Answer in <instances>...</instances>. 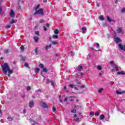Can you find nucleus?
Returning a JSON list of instances; mask_svg holds the SVG:
<instances>
[{"label": "nucleus", "mask_w": 125, "mask_h": 125, "mask_svg": "<svg viewBox=\"0 0 125 125\" xmlns=\"http://www.w3.org/2000/svg\"><path fill=\"white\" fill-rule=\"evenodd\" d=\"M114 69H115V70H116V71H117V72H119V68H118V66H115V67H114Z\"/></svg>", "instance_id": "nucleus-36"}, {"label": "nucleus", "mask_w": 125, "mask_h": 125, "mask_svg": "<svg viewBox=\"0 0 125 125\" xmlns=\"http://www.w3.org/2000/svg\"><path fill=\"white\" fill-rule=\"evenodd\" d=\"M99 115H100V113L99 112H96L95 113V115L96 116H99Z\"/></svg>", "instance_id": "nucleus-41"}, {"label": "nucleus", "mask_w": 125, "mask_h": 125, "mask_svg": "<svg viewBox=\"0 0 125 125\" xmlns=\"http://www.w3.org/2000/svg\"><path fill=\"white\" fill-rule=\"evenodd\" d=\"M83 66H80V65H79L78 66V71H81V70H83Z\"/></svg>", "instance_id": "nucleus-23"}, {"label": "nucleus", "mask_w": 125, "mask_h": 125, "mask_svg": "<svg viewBox=\"0 0 125 125\" xmlns=\"http://www.w3.org/2000/svg\"><path fill=\"white\" fill-rule=\"evenodd\" d=\"M71 98H74L72 96L67 97L64 100V102H66L67 100H70V101H73L74 100Z\"/></svg>", "instance_id": "nucleus-8"}, {"label": "nucleus", "mask_w": 125, "mask_h": 125, "mask_svg": "<svg viewBox=\"0 0 125 125\" xmlns=\"http://www.w3.org/2000/svg\"><path fill=\"white\" fill-rule=\"evenodd\" d=\"M97 69L100 70V71H101V70H102V67L100 65H98Z\"/></svg>", "instance_id": "nucleus-30"}, {"label": "nucleus", "mask_w": 125, "mask_h": 125, "mask_svg": "<svg viewBox=\"0 0 125 125\" xmlns=\"http://www.w3.org/2000/svg\"><path fill=\"white\" fill-rule=\"evenodd\" d=\"M24 67H26V68H27V67H29V64H28V63L25 62L24 63Z\"/></svg>", "instance_id": "nucleus-34"}, {"label": "nucleus", "mask_w": 125, "mask_h": 125, "mask_svg": "<svg viewBox=\"0 0 125 125\" xmlns=\"http://www.w3.org/2000/svg\"><path fill=\"white\" fill-rule=\"evenodd\" d=\"M100 120H101L103 122V120L105 119V116L103 114L101 115L100 116Z\"/></svg>", "instance_id": "nucleus-15"}, {"label": "nucleus", "mask_w": 125, "mask_h": 125, "mask_svg": "<svg viewBox=\"0 0 125 125\" xmlns=\"http://www.w3.org/2000/svg\"><path fill=\"white\" fill-rule=\"evenodd\" d=\"M46 27H49V24L46 23Z\"/></svg>", "instance_id": "nucleus-56"}, {"label": "nucleus", "mask_w": 125, "mask_h": 125, "mask_svg": "<svg viewBox=\"0 0 125 125\" xmlns=\"http://www.w3.org/2000/svg\"><path fill=\"white\" fill-rule=\"evenodd\" d=\"M42 106V108H48L47 104H45V103H42L41 104Z\"/></svg>", "instance_id": "nucleus-11"}, {"label": "nucleus", "mask_w": 125, "mask_h": 125, "mask_svg": "<svg viewBox=\"0 0 125 125\" xmlns=\"http://www.w3.org/2000/svg\"><path fill=\"white\" fill-rule=\"evenodd\" d=\"M83 34H85V31H86V28L83 27L82 28Z\"/></svg>", "instance_id": "nucleus-17"}, {"label": "nucleus", "mask_w": 125, "mask_h": 125, "mask_svg": "<svg viewBox=\"0 0 125 125\" xmlns=\"http://www.w3.org/2000/svg\"><path fill=\"white\" fill-rule=\"evenodd\" d=\"M7 72H8V73H9V74H12V73H13V70L10 69V68H9Z\"/></svg>", "instance_id": "nucleus-22"}, {"label": "nucleus", "mask_w": 125, "mask_h": 125, "mask_svg": "<svg viewBox=\"0 0 125 125\" xmlns=\"http://www.w3.org/2000/svg\"><path fill=\"white\" fill-rule=\"evenodd\" d=\"M20 49L21 51H24V46H21Z\"/></svg>", "instance_id": "nucleus-32"}, {"label": "nucleus", "mask_w": 125, "mask_h": 125, "mask_svg": "<svg viewBox=\"0 0 125 125\" xmlns=\"http://www.w3.org/2000/svg\"><path fill=\"white\" fill-rule=\"evenodd\" d=\"M44 22V20L43 19H42L40 21V23H42Z\"/></svg>", "instance_id": "nucleus-37"}, {"label": "nucleus", "mask_w": 125, "mask_h": 125, "mask_svg": "<svg viewBox=\"0 0 125 125\" xmlns=\"http://www.w3.org/2000/svg\"><path fill=\"white\" fill-rule=\"evenodd\" d=\"M2 9L1 8V7H0V14H1V11H2Z\"/></svg>", "instance_id": "nucleus-53"}, {"label": "nucleus", "mask_w": 125, "mask_h": 125, "mask_svg": "<svg viewBox=\"0 0 125 125\" xmlns=\"http://www.w3.org/2000/svg\"><path fill=\"white\" fill-rule=\"evenodd\" d=\"M118 2H119V0H116L115 3H118Z\"/></svg>", "instance_id": "nucleus-58"}, {"label": "nucleus", "mask_w": 125, "mask_h": 125, "mask_svg": "<svg viewBox=\"0 0 125 125\" xmlns=\"http://www.w3.org/2000/svg\"><path fill=\"white\" fill-rule=\"evenodd\" d=\"M80 108H82V106L81 105L76 106L74 109H73L72 110H71V113H73L74 114H75V113H76V110L80 109Z\"/></svg>", "instance_id": "nucleus-5"}, {"label": "nucleus", "mask_w": 125, "mask_h": 125, "mask_svg": "<svg viewBox=\"0 0 125 125\" xmlns=\"http://www.w3.org/2000/svg\"><path fill=\"white\" fill-rule=\"evenodd\" d=\"M38 48H36V49H35V53L37 54H38Z\"/></svg>", "instance_id": "nucleus-50"}, {"label": "nucleus", "mask_w": 125, "mask_h": 125, "mask_svg": "<svg viewBox=\"0 0 125 125\" xmlns=\"http://www.w3.org/2000/svg\"><path fill=\"white\" fill-rule=\"evenodd\" d=\"M7 120H8L9 122H11L13 120V119L11 117H9L7 118Z\"/></svg>", "instance_id": "nucleus-28"}, {"label": "nucleus", "mask_w": 125, "mask_h": 125, "mask_svg": "<svg viewBox=\"0 0 125 125\" xmlns=\"http://www.w3.org/2000/svg\"><path fill=\"white\" fill-rule=\"evenodd\" d=\"M50 82L51 83V84L53 86H54V82H53L52 81H51L50 82H49V79L47 80L46 83L48 84V83H49Z\"/></svg>", "instance_id": "nucleus-13"}, {"label": "nucleus", "mask_w": 125, "mask_h": 125, "mask_svg": "<svg viewBox=\"0 0 125 125\" xmlns=\"http://www.w3.org/2000/svg\"><path fill=\"white\" fill-rule=\"evenodd\" d=\"M78 115H77V114H75L74 115V117H77Z\"/></svg>", "instance_id": "nucleus-64"}, {"label": "nucleus", "mask_w": 125, "mask_h": 125, "mask_svg": "<svg viewBox=\"0 0 125 125\" xmlns=\"http://www.w3.org/2000/svg\"><path fill=\"white\" fill-rule=\"evenodd\" d=\"M116 93L117 94H123V93H125V91H121V92H120L119 91H116Z\"/></svg>", "instance_id": "nucleus-19"}, {"label": "nucleus", "mask_w": 125, "mask_h": 125, "mask_svg": "<svg viewBox=\"0 0 125 125\" xmlns=\"http://www.w3.org/2000/svg\"><path fill=\"white\" fill-rule=\"evenodd\" d=\"M4 52L5 53H8V49L4 50Z\"/></svg>", "instance_id": "nucleus-44"}, {"label": "nucleus", "mask_w": 125, "mask_h": 125, "mask_svg": "<svg viewBox=\"0 0 125 125\" xmlns=\"http://www.w3.org/2000/svg\"><path fill=\"white\" fill-rule=\"evenodd\" d=\"M34 14V15H36V14H40V15L43 16V15H44V13H43V9H42V8H40L36 10Z\"/></svg>", "instance_id": "nucleus-2"}, {"label": "nucleus", "mask_w": 125, "mask_h": 125, "mask_svg": "<svg viewBox=\"0 0 125 125\" xmlns=\"http://www.w3.org/2000/svg\"><path fill=\"white\" fill-rule=\"evenodd\" d=\"M74 55H75V53L72 51H71L69 54V56L71 57H74Z\"/></svg>", "instance_id": "nucleus-18"}, {"label": "nucleus", "mask_w": 125, "mask_h": 125, "mask_svg": "<svg viewBox=\"0 0 125 125\" xmlns=\"http://www.w3.org/2000/svg\"><path fill=\"white\" fill-rule=\"evenodd\" d=\"M104 90V89L103 88H101V89H100L98 90L99 93H101V92H102V91H103Z\"/></svg>", "instance_id": "nucleus-27"}, {"label": "nucleus", "mask_w": 125, "mask_h": 125, "mask_svg": "<svg viewBox=\"0 0 125 125\" xmlns=\"http://www.w3.org/2000/svg\"><path fill=\"white\" fill-rule=\"evenodd\" d=\"M14 23H15L14 20H12L10 21V24H14Z\"/></svg>", "instance_id": "nucleus-42"}, {"label": "nucleus", "mask_w": 125, "mask_h": 125, "mask_svg": "<svg viewBox=\"0 0 125 125\" xmlns=\"http://www.w3.org/2000/svg\"><path fill=\"white\" fill-rule=\"evenodd\" d=\"M110 64L111 65H114V62L113 61L110 62Z\"/></svg>", "instance_id": "nucleus-55"}, {"label": "nucleus", "mask_w": 125, "mask_h": 125, "mask_svg": "<svg viewBox=\"0 0 125 125\" xmlns=\"http://www.w3.org/2000/svg\"><path fill=\"white\" fill-rule=\"evenodd\" d=\"M53 38L54 39V38H55V39H58L59 37H58V35H54L53 36Z\"/></svg>", "instance_id": "nucleus-33"}, {"label": "nucleus", "mask_w": 125, "mask_h": 125, "mask_svg": "<svg viewBox=\"0 0 125 125\" xmlns=\"http://www.w3.org/2000/svg\"><path fill=\"white\" fill-rule=\"evenodd\" d=\"M114 41L115 42H116V43H119V42H122V40H121V38L119 37H114Z\"/></svg>", "instance_id": "nucleus-6"}, {"label": "nucleus", "mask_w": 125, "mask_h": 125, "mask_svg": "<svg viewBox=\"0 0 125 125\" xmlns=\"http://www.w3.org/2000/svg\"><path fill=\"white\" fill-rule=\"evenodd\" d=\"M25 113H26V110L23 109V114H25Z\"/></svg>", "instance_id": "nucleus-59"}, {"label": "nucleus", "mask_w": 125, "mask_h": 125, "mask_svg": "<svg viewBox=\"0 0 125 125\" xmlns=\"http://www.w3.org/2000/svg\"><path fill=\"white\" fill-rule=\"evenodd\" d=\"M15 15V13L14 12V11L13 10H11L10 12V16L11 17H13Z\"/></svg>", "instance_id": "nucleus-10"}, {"label": "nucleus", "mask_w": 125, "mask_h": 125, "mask_svg": "<svg viewBox=\"0 0 125 125\" xmlns=\"http://www.w3.org/2000/svg\"><path fill=\"white\" fill-rule=\"evenodd\" d=\"M10 73H8V77H10Z\"/></svg>", "instance_id": "nucleus-60"}, {"label": "nucleus", "mask_w": 125, "mask_h": 125, "mask_svg": "<svg viewBox=\"0 0 125 125\" xmlns=\"http://www.w3.org/2000/svg\"><path fill=\"white\" fill-rule=\"evenodd\" d=\"M54 34H55V35H58V34L59 33V31L58 30V29H56L54 31Z\"/></svg>", "instance_id": "nucleus-20"}, {"label": "nucleus", "mask_w": 125, "mask_h": 125, "mask_svg": "<svg viewBox=\"0 0 125 125\" xmlns=\"http://www.w3.org/2000/svg\"><path fill=\"white\" fill-rule=\"evenodd\" d=\"M30 108H33L34 107V102L30 101L29 104Z\"/></svg>", "instance_id": "nucleus-14"}, {"label": "nucleus", "mask_w": 125, "mask_h": 125, "mask_svg": "<svg viewBox=\"0 0 125 125\" xmlns=\"http://www.w3.org/2000/svg\"><path fill=\"white\" fill-rule=\"evenodd\" d=\"M79 120H80V118H79L74 119L75 122H79Z\"/></svg>", "instance_id": "nucleus-38"}, {"label": "nucleus", "mask_w": 125, "mask_h": 125, "mask_svg": "<svg viewBox=\"0 0 125 125\" xmlns=\"http://www.w3.org/2000/svg\"><path fill=\"white\" fill-rule=\"evenodd\" d=\"M35 34L37 35V36H39L40 32L39 31H35Z\"/></svg>", "instance_id": "nucleus-40"}, {"label": "nucleus", "mask_w": 125, "mask_h": 125, "mask_svg": "<svg viewBox=\"0 0 125 125\" xmlns=\"http://www.w3.org/2000/svg\"><path fill=\"white\" fill-rule=\"evenodd\" d=\"M40 5L38 4L35 7V11L39 10V9L40 8Z\"/></svg>", "instance_id": "nucleus-24"}, {"label": "nucleus", "mask_w": 125, "mask_h": 125, "mask_svg": "<svg viewBox=\"0 0 125 125\" xmlns=\"http://www.w3.org/2000/svg\"><path fill=\"white\" fill-rule=\"evenodd\" d=\"M90 116H94V113L90 112Z\"/></svg>", "instance_id": "nucleus-46"}, {"label": "nucleus", "mask_w": 125, "mask_h": 125, "mask_svg": "<svg viewBox=\"0 0 125 125\" xmlns=\"http://www.w3.org/2000/svg\"><path fill=\"white\" fill-rule=\"evenodd\" d=\"M43 1V2H46V1H47V0H44Z\"/></svg>", "instance_id": "nucleus-62"}, {"label": "nucleus", "mask_w": 125, "mask_h": 125, "mask_svg": "<svg viewBox=\"0 0 125 125\" xmlns=\"http://www.w3.org/2000/svg\"><path fill=\"white\" fill-rule=\"evenodd\" d=\"M118 75H125V71H121V72H117Z\"/></svg>", "instance_id": "nucleus-21"}, {"label": "nucleus", "mask_w": 125, "mask_h": 125, "mask_svg": "<svg viewBox=\"0 0 125 125\" xmlns=\"http://www.w3.org/2000/svg\"><path fill=\"white\" fill-rule=\"evenodd\" d=\"M116 32L117 34H121L122 35H124V30L121 27H119L117 29Z\"/></svg>", "instance_id": "nucleus-4"}, {"label": "nucleus", "mask_w": 125, "mask_h": 125, "mask_svg": "<svg viewBox=\"0 0 125 125\" xmlns=\"http://www.w3.org/2000/svg\"><path fill=\"white\" fill-rule=\"evenodd\" d=\"M96 47H97V48H98L99 47V43H97L96 45Z\"/></svg>", "instance_id": "nucleus-45"}, {"label": "nucleus", "mask_w": 125, "mask_h": 125, "mask_svg": "<svg viewBox=\"0 0 125 125\" xmlns=\"http://www.w3.org/2000/svg\"><path fill=\"white\" fill-rule=\"evenodd\" d=\"M52 110H53V112H55V111L56 110V108H55V107H53L52 108Z\"/></svg>", "instance_id": "nucleus-49"}, {"label": "nucleus", "mask_w": 125, "mask_h": 125, "mask_svg": "<svg viewBox=\"0 0 125 125\" xmlns=\"http://www.w3.org/2000/svg\"><path fill=\"white\" fill-rule=\"evenodd\" d=\"M64 90H65L66 92H69V91L67 90V87H66V86H64Z\"/></svg>", "instance_id": "nucleus-39"}, {"label": "nucleus", "mask_w": 125, "mask_h": 125, "mask_svg": "<svg viewBox=\"0 0 125 125\" xmlns=\"http://www.w3.org/2000/svg\"><path fill=\"white\" fill-rule=\"evenodd\" d=\"M51 47V44L49 45L48 46H46L45 47V50L48 49V48H50Z\"/></svg>", "instance_id": "nucleus-26"}, {"label": "nucleus", "mask_w": 125, "mask_h": 125, "mask_svg": "<svg viewBox=\"0 0 125 125\" xmlns=\"http://www.w3.org/2000/svg\"><path fill=\"white\" fill-rule=\"evenodd\" d=\"M13 64H14V65H15V64H16V62H13Z\"/></svg>", "instance_id": "nucleus-61"}, {"label": "nucleus", "mask_w": 125, "mask_h": 125, "mask_svg": "<svg viewBox=\"0 0 125 125\" xmlns=\"http://www.w3.org/2000/svg\"><path fill=\"white\" fill-rule=\"evenodd\" d=\"M118 46L121 50H123V51H125V45H123L121 43H119Z\"/></svg>", "instance_id": "nucleus-7"}, {"label": "nucleus", "mask_w": 125, "mask_h": 125, "mask_svg": "<svg viewBox=\"0 0 125 125\" xmlns=\"http://www.w3.org/2000/svg\"><path fill=\"white\" fill-rule=\"evenodd\" d=\"M122 13L125 12V8H124L122 9Z\"/></svg>", "instance_id": "nucleus-48"}, {"label": "nucleus", "mask_w": 125, "mask_h": 125, "mask_svg": "<svg viewBox=\"0 0 125 125\" xmlns=\"http://www.w3.org/2000/svg\"><path fill=\"white\" fill-rule=\"evenodd\" d=\"M33 39L36 42H39V37H38V36L34 37Z\"/></svg>", "instance_id": "nucleus-16"}, {"label": "nucleus", "mask_w": 125, "mask_h": 125, "mask_svg": "<svg viewBox=\"0 0 125 125\" xmlns=\"http://www.w3.org/2000/svg\"><path fill=\"white\" fill-rule=\"evenodd\" d=\"M2 70L3 74L4 75H6L7 74V71L9 69V66L7 63H5L3 65H1Z\"/></svg>", "instance_id": "nucleus-1"}, {"label": "nucleus", "mask_w": 125, "mask_h": 125, "mask_svg": "<svg viewBox=\"0 0 125 125\" xmlns=\"http://www.w3.org/2000/svg\"><path fill=\"white\" fill-rule=\"evenodd\" d=\"M27 90H30L31 89V87L30 86H28L26 88Z\"/></svg>", "instance_id": "nucleus-43"}, {"label": "nucleus", "mask_w": 125, "mask_h": 125, "mask_svg": "<svg viewBox=\"0 0 125 125\" xmlns=\"http://www.w3.org/2000/svg\"><path fill=\"white\" fill-rule=\"evenodd\" d=\"M100 20H101L102 21H104V18H103V16H101L99 17Z\"/></svg>", "instance_id": "nucleus-29"}, {"label": "nucleus", "mask_w": 125, "mask_h": 125, "mask_svg": "<svg viewBox=\"0 0 125 125\" xmlns=\"http://www.w3.org/2000/svg\"><path fill=\"white\" fill-rule=\"evenodd\" d=\"M68 86L71 88H74L75 89H78V85H75V84H69L68 85Z\"/></svg>", "instance_id": "nucleus-9"}, {"label": "nucleus", "mask_w": 125, "mask_h": 125, "mask_svg": "<svg viewBox=\"0 0 125 125\" xmlns=\"http://www.w3.org/2000/svg\"><path fill=\"white\" fill-rule=\"evenodd\" d=\"M59 98H60V101L61 103L63 102V101H62V100L60 99V98H61V96L59 95Z\"/></svg>", "instance_id": "nucleus-51"}, {"label": "nucleus", "mask_w": 125, "mask_h": 125, "mask_svg": "<svg viewBox=\"0 0 125 125\" xmlns=\"http://www.w3.org/2000/svg\"><path fill=\"white\" fill-rule=\"evenodd\" d=\"M21 60H22V61H25V57H21Z\"/></svg>", "instance_id": "nucleus-52"}, {"label": "nucleus", "mask_w": 125, "mask_h": 125, "mask_svg": "<svg viewBox=\"0 0 125 125\" xmlns=\"http://www.w3.org/2000/svg\"><path fill=\"white\" fill-rule=\"evenodd\" d=\"M38 92H42V90L41 89H38Z\"/></svg>", "instance_id": "nucleus-57"}, {"label": "nucleus", "mask_w": 125, "mask_h": 125, "mask_svg": "<svg viewBox=\"0 0 125 125\" xmlns=\"http://www.w3.org/2000/svg\"><path fill=\"white\" fill-rule=\"evenodd\" d=\"M78 87H80V88H83V87H84V85L78 86Z\"/></svg>", "instance_id": "nucleus-47"}, {"label": "nucleus", "mask_w": 125, "mask_h": 125, "mask_svg": "<svg viewBox=\"0 0 125 125\" xmlns=\"http://www.w3.org/2000/svg\"><path fill=\"white\" fill-rule=\"evenodd\" d=\"M11 27V25H10V24H8L6 26V29H9V28H10Z\"/></svg>", "instance_id": "nucleus-35"}, {"label": "nucleus", "mask_w": 125, "mask_h": 125, "mask_svg": "<svg viewBox=\"0 0 125 125\" xmlns=\"http://www.w3.org/2000/svg\"><path fill=\"white\" fill-rule=\"evenodd\" d=\"M39 71H40V68H36L35 69V72L36 74H38V73H39Z\"/></svg>", "instance_id": "nucleus-25"}, {"label": "nucleus", "mask_w": 125, "mask_h": 125, "mask_svg": "<svg viewBox=\"0 0 125 125\" xmlns=\"http://www.w3.org/2000/svg\"><path fill=\"white\" fill-rule=\"evenodd\" d=\"M106 19L108 22H115V21L114 20H112L110 19V17L108 16H107Z\"/></svg>", "instance_id": "nucleus-12"}, {"label": "nucleus", "mask_w": 125, "mask_h": 125, "mask_svg": "<svg viewBox=\"0 0 125 125\" xmlns=\"http://www.w3.org/2000/svg\"><path fill=\"white\" fill-rule=\"evenodd\" d=\"M40 68H41V69H42V71L41 72V75H42V72H44V73H46L47 72V69L45 68H43L44 65L42 63H41L39 65Z\"/></svg>", "instance_id": "nucleus-3"}, {"label": "nucleus", "mask_w": 125, "mask_h": 125, "mask_svg": "<svg viewBox=\"0 0 125 125\" xmlns=\"http://www.w3.org/2000/svg\"><path fill=\"white\" fill-rule=\"evenodd\" d=\"M99 3H98L97 4V6H98V7H99Z\"/></svg>", "instance_id": "nucleus-63"}, {"label": "nucleus", "mask_w": 125, "mask_h": 125, "mask_svg": "<svg viewBox=\"0 0 125 125\" xmlns=\"http://www.w3.org/2000/svg\"><path fill=\"white\" fill-rule=\"evenodd\" d=\"M52 44H53L54 45H56V44H57V43H58V42H52Z\"/></svg>", "instance_id": "nucleus-31"}, {"label": "nucleus", "mask_w": 125, "mask_h": 125, "mask_svg": "<svg viewBox=\"0 0 125 125\" xmlns=\"http://www.w3.org/2000/svg\"><path fill=\"white\" fill-rule=\"evenodd\" d=\"M43 29H44V31H46L47 30V29L46 28V27H45V26L43 27Z\"/></svg>", "instance_id": "nucleus-54"}]
</instances>
